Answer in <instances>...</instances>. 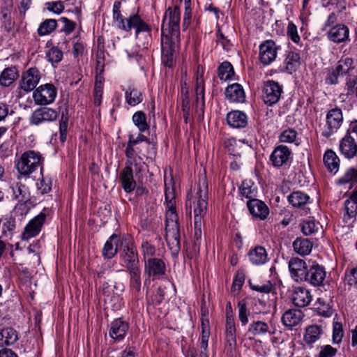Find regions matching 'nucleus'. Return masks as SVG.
I'll return each instance as SVG.
<instances>
[{
    "instance_id": "obj_1",
    "label": "nucleus",
    "mask_w": 357,
    "mask_h": 357,
    "mask_svg": "<svg viewBox=\"0 0 357 357\" xmlns=\"http://www.w3.org/2000/svg\"><path fill=\"white\" fill-rule=\"evenodd\" d=\"M179 22V9L169 8L165 13L161 28L162 60L168 67L173 65L175 42L180 35Z\"/></svg>"
},
{
    "instance_id": "obj_2",
    "label": "nucleus",
    "mask_w": 357,
    "mask_h": 357,
    "mask_svg": "<svg viewBox=\"0 0 357 357\" xmlns=\"http://www.w3.org/2000/svg\"><path fill=\"white\" fill-rule=\"evenodd\" d=\"M166 212V240L173 255L176 256L180 250V231L178 215L176 212V201L173 189L165 185Z\"/></svg>"
},
{
    "instance_id": "obj_3",
    "label": "nucleus",
    "mask_w": 357,
    "mask_h": 357,
    "mask_svg": "<svg viewBox=\"0 0 357 357\" xmlns=\"http://www.w3.org/2000/svg\"><path fill=\"white\" fill-rule=\"evenodd\" d=\"M121 2L115 1L112 9V20L116 26L121 30L130 32L135 29V36L142 32L149 33L151 27L137 14H132L128 17L124 18L121 10Z\"/></svg>"
},
{
    "instance_id": "obj_4",
    "label": "nucleus",
    "mask_w": 357,
    "mask_h": 357,
    "mask_svg": "<svg viewBox=\"0 0 357 357\" xmlns=\"http://www.w3.org/2000/svg\"><path fill=\"white\" fill-rule=\"evenodd\" d=\"M208 182L205 176L199 178L193 202L194 220L202 221L208 208Z\"/></svg>"
},
{
    "instance_id": "obj_5",
    "label": "nucleus",
    "mask_w": 357,
    "mask_h": 357,
    "mask_svg": "<svg viewBox=\"0 0 357 357\" xmlns=\"http://www.w3.org/2000/svg\"><path fill=\"white\" fill-rule=\"evenodd\" d=\"M43 162V159L40 153L35 151H28L21 155L16 164V167L18 172L22 175L28 176L38 168H40L42 174Z\"/></svg>"
},
{
    "instance_id": "obj_6",
    "label": "nucleus",
    "mask_w": 357,
    "mask_h": 357,
    "mask_svg": "<svg viewBox=\"0 0 357 357\" xmlns=\"http://www.w3.org/2000/svg\"><path fill=\"white\" fill-rule=\"evenodd\" d=\"M343 123V114L341 109L335 107L329 109L326 114L325 123L321 128V135L330 137L341 127Z\"/></svg>"
},
{
    "instance_id": "obj_7",
    "label": "nucleus",
    "mask_w": 357,
    "mask_h": 357,
    "mask_svg": "<svg viewBox=\"0 0 357 357\" xmlns=\"http://www.w3.org/2000/svg\"><path fill=\"white\" fill-rule=\"evenodd\" d=\"M283 93V87L273 80L266 81L262 89V99L267 105L272 106L278 103Z\"/></svg>"
},
{
    "instance_id": "obj_8",
    "label": "nucleus",
    "mask_w": 357,
    "mask_h": 357,
    "mask_svg": "<svg viewBox=\"0 0 357 357\" xmlns=\"http://www.w3.org/2000/svg\"><path fill=\"white\" fill-rule=\"evenodd\" d=\"M57 90L52 84H45L38 87L33 93L36 105H46L53 102L56 97Z\"/></svg>"
},
{
    "instance_id": "obj_9",
    "label": "nucleus",
    "mask_w": 357,
    "mask_h": 357,
    "mask_svg": "<svg viewBox=\"0 0 357 357\" xmlns=\"http://www.w3.org/2000/svg\"><path fill=\"white\" fill-rule=\"evenodd\" d=\"M40 79V73L37 68H30L24 71L20 81V88L25 92L33 91Z\"/></svg>"
},
{
    "instance_id": "obj_10",
    "label": "nucleus",
    "mask_w": 357,
    "mask_h": 357,
    "mask_svg": "<svg viewBox=\"0 0 357 357\" xmlns=\"http://www.w3.org/2000/svg\"><path fill=\"white\" fill-rule=\"evenodd\" d=\"M57 112L49 107H40L36 109L31 114L29 122L31 125L39 126L40 124L54 121L57 119Z\"/></svg>"
},
{
    "instance_id": "obj_11",
    "label": "nucleus",
    "mask_w": 357,
    "mask_h": 357,
    "mask_svg": "<svg viewBox=\"0 0 357 357\" xmlns=\"http://www.w3.org/2000/svg\"><path fill=\"white\" fill-rule=\"evenodd\" d=\"M129 324L122 319H116L109 325V336L114 342L122 341L128 333Z\"/></svg>"
},
{
    "instance_id": "obj_12",
    "label": "nucleus",
    "mask_w": 357,
    "mask_h": 357,
    "mask_svg": "<svg viewBox=\"0 0 357 357\" xmlns=\"http://www.w3.org/2000/svg\"><path fill=\"white\" fill-rule=\"evenodd\" d=\"M278 47L273 40L264 41L259 46V59L264 65H269L273 62L278 53Z\"/></svg>"
},
{
    "instance_id": "obj_13",
    "label": "nucleus",
    "mask_w": 357,
    "mask_h": 357,
    "mask_svg": "<svg viewBox=\"0 0 357 357\" xmlns=\"http://www.w3.org/2000/svg\"><path fill=\"white\" fill-rule=\"evenodd\" d=\"M326 275L324 267L314 264L307 268L303 281L307 282L314 287L319 286L323 284Z\"/></svg>"
},
{
    "instance_id": "obj_14",
    "label": "nucleus",
    "mask_w": 357,
    "mask_h": 357,
    "mask_svg": "<svg viewBox=\"0 0 357 357\" xmlns=\"http://www.w3.org/2000/svg\"><path fill=\"white\" fill-rule=\"evenodd\" d=\"M45 219L46 215L43 212L31 219L24 228V231L22 234V239L29 240V238L36 236L40 231Z\"/></svg>"
},
{
    "instance_id": "obj_15",
    "label": "nucleus",
    "mask_w": 357,
    "mask_h": 357,
    "mask_svg": "<svg viewBox=\"0 0 357 357\" xmlns=\"http://www.w3.org/2000/svg\"><path fill=\"white\" fill-rule=\"evenodd\" d=\"M291 150L285 145L276 146L270 155V161L272 165L279 168L286 165L291 156Z\"/></svg>"
},
{
    "instance_id": "obj_16",
    "label": "nucleus",
    "mask_w": 357,
    "mask_h": 357,
    "mask_svg": "<svg viewBox=\"0 0 357 357\" xmlns=\"http://www.w3.org/2000/svg\"><path fill=\"white\" fill-rule=\"evenodd\" d=\"M326 35L329 40L337 44L349 40V29L343 24H335L327 31Z\"/></svg>"
},
{
    "instance_id": "obj_17",
    "label": "nucleus",
    "mask_w": 357,
    "mask_h": 357,
    "mask_svg": "<svg viewBox=\"0 0 357 357\" xmlns=\"http://www.w3.org/2000/svg\"><path fill=\"white\" fill-rule=\"evenodd\" d=\"M165 264L160 258H150L145 261L144 272L149 276L159 278L165 274Z\"/></svg>"
},
{
    "instance_id": "obj_18",
    "label": "nucleus",
    "mask_w": 357,
    "mask_h": 357,
    "mask_svg": "<svg viewBox=\"0 0 357 357\" xmlns=\"http://www.w3.org/2000/svg\"><path fill=\"white\" fill-rule=\"evenodd\" d=\"M307 269L305 261L300 258H291L289 261V270L291 277L297 282L303 281Z\"/></svg>"
},
{
    "instance_id": "obj_19",
    "label": "nucleus",
    "mask_w": 357,
    "mask_h": 357,
    "mask_svg": "<svg viewBox=\"0 0 357 357\" xmlns=\"http://www.w3.org/2000/svg\"><path fill=\"white\" fill-rule=\"evenodd\" d=\"M340 151L349 159L357 155V139L344 135L340 142Z\"/></svg>"
},
{
    "instance_id": "obj_20",
    "label": "nucleus",
    "mask_w": 357,
    "mask_h": 357,
    "mask_svg": "<svg viewBox=\"0 0 357 357\" xmlns=\"http://www.w3.org/2000/svg\"><path fill=\"white\" fill-rule=\"evenodd\" d=\"M247 206L250 213L261 220H265L269 214L268 206L261 200L251 199L248 201Z\"/></svg>"
},
{
    "instance_id": "obj_21",
    "label": "nucleus",
    "mask_w": 357,
    "mask_h": 357,
    "mask_svg": "<svg viewBox=\"0 0 357 357\" xmlns=\"http://www.w3.org/2000/svg\"><path fill=\"white\" fill-rule=\"evenodd\" d=\"M120 257L128 269L139 266L138 255L134 246L125 245Z\"/></svg>"
},
{
    "instance_id": "obj_22",
    "label": "nucleus",
    "mask_w": 357,
    "mask_h": 357,
    "mask_svg": "<svg viewBox=\"0 0 357 357\" xmlns=\"http://www.w3.org/2000/svg\"><path fill=\"white\" fill-rule=\"evenodd\" d=\"M293 303L298 307L307 306L312 301L310 291L304 287H296L292 293Z\"/></svg>"
},
{
    "instance_id": "obj_23",
    "label": "nucleus",
    "mask_w": 357,
    "mask_h": 357,
    "mask_svg": "<svg viewBox=\"0 0 357 357\" xmlns=\"http://www.w3.org/2000/svg\"><path fill=\"white\" fill-rule=\"evenodd\" d=\"M303 317V313L301 310L289 309L283 314L282 322L287 328L292 329L301 321Z\"/></svg>"
},
{
    "instance_id": "obj_24",
    "label": "nucleus",
    "mask_w": 357,
    "mask_h": 357,
    "mask_svg": "<svg viewBox=\"0 0 357 357\" xmlns=\"http://www.w3.org/2000/svg\"><path fill=\"white\" fill-rule=\"evenodd\" d=\"M124 291V284L122 282H115L114 285H110L108 282H104L102 284V293L105 296V301H112V300H119V296Z\"/></svg>"
},
{
    "instance_id": "obj_25",
    "label": "nucleus",
    "mask_w": 357,
    "mask_h": 357,
    "mask_svg": "<svg viewBox=\"0 0 357 357\" xmlns=\"http://www.w3.org/2000/svg\"><path fill=\"white\" fill-rule=\"evenodd\" d=\"M225 93L226 98L232 102H243L245 98L244 90L242 86L238 83L228 86Z\"/></svg>"
},
{
    "instance_id": "obj_26",
    "label": "nucleus",
    "mask_w": 357,
    "mask_h": 357,
    "mask_svg": "<svg viewBox=\"0 0 357 357\" xmlns=\"http://www.w3.org/2000/svg\"><path fill=\"white\" fill-rule=\"evenodd\" d=\"M122 188L126 192L133 191L136 187V182L133 178V171L130 166H126L119 175Z\"/></svg>"
},
{
    "instance_id": "obj_27",
    "label": "nucleus",
    "mask_w": 357,
    "mask_h": 357,
    "mask_svg": "<svg viewBox=\"0 0 357 357\" xmlns=\"http://www.w3.org/2000/svg\"><path fill=\"white\" fill-rule=\"evenodd\" d=\"M250 262L255 266L264 264L268 260L266 249L262 246H256L248 253Z\"/></svg>"
},
{
    "instance_id": "obj_28",
    "label": "nucleus",
    "mask_w": 357,
    "mask_h": 357,
    "mask_svg": "<svg viewBox=\"0 0 357 357\" xmlns=\"http://www.w3.org/2000/svg\"><path fill=\"white\" fill-rule=\"evenodd\" d=\"M119 244L122 245L121 238L112 234L104 245L102 255L107 259L112 258L116 254Z\"/></svg>"
},
{
    "instance_id": "obj_29",
    "label": "nucleus",
    "mask_w": 357,
    "mask_h": 357,
    "mask_svg": "<svg viewBox=\"0 0 357 357\" xmlns=\"http://www.w3.org/2000/svg\"><path fill=\"white\" fill-rule=\"evenodd\" d=\"M227 123L232 128H245L248 124L247 115L241 111H232L227 116Z\"/></svg>"
},
{
    "instance_id": "obj_30",
    "label": "nucleus",
    "mask_w": 357,
    "mask_h": 357,
    "mask_svg": "<svg viewBox=\"0 0 357 357\" xmlns=\"http://www.w3.org/2000/svg\"><path fill=\"white\" fill-rule=\"evenodd\" d=\"M18 339L17 332L13 328H4L0 331V347L13 345Z\"/></svg>"
},
{
    "instance_id": "obj_31",
    "label": "nucleus",
    "mask_w": 357,
    "mask_h": 357,
    "mask_svg": "<svg viewBox=\"0 0 357 357\" xmlns=\"http://www.w3.org/2000/svg\"><path fill=\"white\" fill-rule=\"evenodd\" d=\"M324 162L327 169L332 174H336L340 167V158L333 150H328L324 155Z\"/></svg>"
},
{
    "instance_id": "obj_32",
    "label": "nucleus",
    "mask_w": 357,
    "mask_h": 357,
    "mask_svg": "<svg viewBox=\"0 0 357 357\" xmlns=\"http://www.w3.org/2000/svg\"><path fill=\"white\" fill-rule=\"evenodd\" d=\"M286 71L290 74L295 72L301 64V56L298 52L289 51L284 59Z\"/></svg>"
},
{
    "instance_id": "obj_33",
    "label": "nucleus",
    "mask_w": 357,
    "mask_h": 357,
    "mask_svg": "<svg viewBox=\"0 0 357 357\" xmlns=\"http://www.w3.org/2000/svg\"><path fill=\"white\" fill-rule=\"evenodd\" d=\"M245 143V139L236 140L235 138L231 137L227 139L224 144L229 153L238 159V158H241L242 146Z\"/></svg>"
},
{
    "instance_id": "obj_34",
    "label": "nucleus",
    "mask_w": 357,
    "mask_h": 357,
    "mask_svg": "<svg viewBox=\"0 0 357 357\" xmlns=\"http://www.w3.org/2000/svg\"><path fill=\"white\" fill-rule=\"evenodd\" d=\"M323 333L321 326L312 325L306 328L304 334V341L308 345H312L316 342L321 337Z\"/></svg>"
},
{
    "instance_id": "obj_35",
    "label": "nucleus",
    "mask_w": 357,
    "mask_h": 357,
    "mask_svg": "<svg viewBox=\"0 0 357 357\" xmlns=\"http://www.w3.org/2000/svg\"><path fill=\"white\" fill-rule=\"evenodd\" d=\"M14 198L18 202H26L29 199V188L21 183H13L10 187Z\"/></svg>"
},
{
    "instance_id": "obj_36",
    "label": "nucleus",
    "mask_w": 357,
    "mask_h": 357,
    "mask_svg": "<svg viewBox=\"0 0 357 357\" xmlns=\"http://www.w3.org/2000/svg\"><path fill=\"white\" fill-rule=\"evenodd\" d=\"M309 195L301 191H294L288 196L289 204L296 208L305 206L309 202Z\"/></svg>"
},
{
    "instance_id": "obj_37",
    "label": "nucleus",
    "mask_w": 357,
    "mask_h": 357,
    "mask_svg": "<svg viewBox=\"0 0 357 357\" xmlns=\"http://www.w3.org/2000/svg\"><path fill=\"white\" fill-rule=\"evenodd\" d=\"M126 102L130 106H135L143 100L142 93L137 89L128 87L125 91Z\"/></svg>"
},
{
    "instance_id": "obj_38",
    "label": "nucleus",
    "mask_w": 357,
    "mask_h": 357,
    "mask_svg": "<svg viewBox=\"0 0 357 357\" xmlns=\"http://www.w3.org/2000/svg\"><path fill=\"white\" fill-rule=\"evenodd\" d=\"M293 248L300 255H307L310 253L312 248V243L307 238H296L293 243Z\"/></svg>"
},
{
    "instance_id": "obj_39",
    "label": "nucleus",
    "mask_w": 357,
    "mask_h": 357,
    "mask_svg": "<svg viewBox=\"0 0 357 357\" xmlns=\"http://www.w3.org/2000/svg\"><path fill=\"white\" fill-rule=\"evenodd\" d=\"M336 72L342 77L350 73L354 68V60L350 57L342 56L337 62Z\"/></svg>"
},
{
    "instance_id": "obj_40",
    "label": "nucleus",
    "mask_w": 357,
    "mask_h": 357,
    "mask_svg": "<svg viewBox=\"0 0 357 357\" xmlns=\"http://www.w3.org/2000/svg\"><path fill=\"white\" fill-rule=\"evenodd\" d=\"M17 77V71L15 68H5L0 75V84L3 86H10Z\"/></svg>"
},
{
    "instance_id": "obj_41",
    "label": "nucleus",
    "mask_w": 357,
    "mask_h": 357,
    "mask_svg": "<svg viewBox=\"0 0 357 357\" xmlns=\"http://www.w3.org/2000/svg\"><path fill=\"white\" fill-rule=\"evenodd\" d=\"M15 229V219L13 218L6 219L2 226V231L1 235L0 236V238L4 240L6 242L8 240L12 238Z\"/></svg>"
},
{
    "instance_id": "obj_42",
    "label": "nucleus",
    "mask_w": 357,
    "mask_h": 357,
    "mask_svg": "<svg viewBox=\"0 0 357 357\" xmlns=\"http://www.w3.org/2000/svg\"><path fill=\"white\" fill-rule=\"evenodd\" d=\"M226 340L229 344H236V328L233 316H227L226 319Z\"/></svg>"
},
{
    "instance_id": "obj_43",
    "label": "nucleus",
    "mask_w": 357,
    "mask_h": 357,
    "mask_svg": "<svg viewBox=\"0 0 357 357\" xmlns=\"http://www.w3.org/2000/svg\"><path fill=\"white\" fill-rule=\"evenodd\" d=\"M234 75L232 65L228 61L222 62L218 68V77L221 80L231 79Z\"/></svg>"
},
{
    "instance_id": "obj_44",
    "label": "nucleus",
    "mask_w": 357,
    "mask_h": 357,
    "mask_svg": "<svg viewBox=\"0 0 357 357\" xmlns=\"http://www.w3.org/2000/svg\"><path fill=\"white\" fill-rule=\"evenodd\" d=\"M248 331L253 335H263L269 333V327L264 321H256L250 324Z\"/></svg>"
},
{
    "instance_id": "obj_45",
    "label": "nucleus",
    "mask_w": 357,
    "mask_h": 357,
    "mask_svg": "<svg viewBox=\"0 0 357 357\" xmlns=\"http://www.w3.org/2000/svg\"><path fill=\"white\" fill-rule=\"evenodd\" d=\"M210 335L209 328L202 329V336L199 344V357H209L208 344Z\"/></svg>"
},
{
    "instance_id": "obj_46",
    "label": "nucleus",
    "mask_w": 357,
    "mask_h": 357,
    "mask_svg": "<svg viewBox=\"0 0 357 357\" xmlns=\"http://www.w3.org/2000/svg\"><path fill=\"white\" fill-rule=\"evenodd\" d=\"M130 277V288L137 292L141 289V271L138 267L128 269Z\"/></svg>"
},
{
    "instance_id": "obj_47",
    "label": "nucleus",
    "mask_w": 357,
    "mask_h": 357,
    "mask_svg": "<svg viewBox=\"0 0 357 357\" xmlns=\"http://www.w3.org/2000/svg\"><path fill=\"white\" fill-rule=\"evenodd\" d=\"M132 122L140 132H144L149 128L146 122V116L142 111H137L132 115Z\"/></svg>"
},
{
    "instance_id": "obj_48",
    "label": "nucleus",
    "mask_w": 357,
    "mask_h": 357,
    "mask_svg": "<svg viewBox=\"0 0 357 357\" xmlns=\"http://www.w3.org/2000/svg\"><path fill=\"white\" fill-rule=\"evenodd\" d=\"M141 248L144 261L150 258H155V256L157 255V250L155 245L146 239L142 241Z\"/></svg>"
},
{
    "instance_id": "obj_49",
    "label": "nucleus",
    "mask_w": 357,
    "mask_h": 357,
    "mask_svg": "<svg viewBox=\"0 0 357 357\" xmlns=\"http://www.w3.org/2000/svg\"><path fill=\"white\" fill-rule=\"evenodd\" d=\"M254 183L251 180H245L243 181L239 190L243 197L250 199H255L256 197V190L253 188Z\"/></svg>"
},
{
    "instance_id": "obj_50",
    "label": "nucleus",
    "mask_w": 357,
    "mask_h": 357,
    "mask_svg": "<svg viewBox=\"0 0 357 357\" xmlns=\"http://www.w3.org/2000/svg\"><path fill=\"white\" fill-rule=\"evenodd\" d=\"M337 183L340 185L350 183L351 185L356 184L357 169L353 167L348 169L344 174L338 179Z\"/></svg>"
},
{
    "instance_id": "obj_51",
    "label": "nucleus",
    "mask_w": 357,
    "mask_h": 357,
    "mask_svg": "<svg viewBox=\"0 0 357 357\" xmlns=\"http://www.w3.org/2000/svg\"><path fill=\"white\" fill-rule=\"evenodd\" d=\"M344 220L347 222L352 218H355L357 215V204L353 200L347 199L344 202Z\"/></svg>"
},
{
    "instance_id": "obj_52",
    "label": "nucleus",
    "mask_w": 357,
    "mask_h": 357,
    "mask_svg": "<svg viewBox=\"0 0 357 357\" xmlns=\"http://www.w3.org/2000/svg\"><path fill=\"white\" fill-rule=\"evenodd\" d=\"M56 21L55 20L49 19L42 22L38 29V33L39 36H45L52 33L56 27Z\"/></svg>"
},
{
    "instance_id": "obj_53",
    "label": "nucleus",
    "mask_w": 357,
    "mask_h": 357,
    "mask_svg": "<svg viewBox=\"0 0 357 357\" xmlns=\"http://www.w3.org/2000/svg\"><path fill=\"white\" fill-rule=\"evenodd\" d=\"M46 58L52 64L59 63L63 59V52L57 47H52L46 52Z\"/></svg>"
},
{
    "instance_id": "obj_54",
    "label": "nucleus",
    "mask_w": 357,
    "mask_h": 357,
    "mask_svg": "<svg viewBox=\"0 0 357 357\" xmlns=\"http://www.w3.org/2000/svg\"><path fill=\"white\" fill-rule=\"evenodd\" d=\"M301 231L305 236H309L314 233L318 227L314 220H303L301 224Z\"/></svg>"
},
{
    "instance_id": "obj_55",
    "label": "nucleus",
    "mask_w": 357,
    "mask_h": 357,
    "mask_svg": "<svg viewBox=\"0 0 357 357\" xmlns=\"http://www.w3.org/2000/svg\"><path fill=\"white\" fill-rule=\"evenodd\" d=\"M245 281V275L242 271H238L234 278L233 283L231 287V291L233 293L238 294L241 290Z\"/></svg>"
},
{
    "instance_id": "obj_56",
    "label": "nucleus",
    "mask_w": 357,
    "mask_h": 357,
    "mask_svg": "<svg viewBox=\"0 0 357 357\" xmlns=\"http://www.w3.org/2000/svg\"><path fill=\"white\" fill-rule=\"evenodd\" d=\"M238 319L243 326H245L248 323V312L247 310V305L244 300H242L238 303Z\"/></svg>"
},
{
    "instance_id": "obj_57",
    "label": "nucleus",
    "mask_w": 357,
    "mask_h": 357,
    "mask_svg": "<svg viewBox=\"0 0 357 357\" xmlns=\"http://www.w3.org/2000/svg\"><path fill=\"white\" fill-rule=\"evenodd\" d=\"M344 282L349 286L357 284V266L345 271Z\"/></svg>"
},
{
    "instance_id": "obj_58",
    "label": "nucleus",
    "mask_w": 357,
    "mask_h": 357,
    "mask_svg": "<svg viewBox=\"0 0 357 357\" xmlns=\"http://www.w3.org/2000/svg\"><path fill=\"white\" fill-rule=\"evenodd\" d=\"M52 179L49 176H43L42 178L37 183L38 189L42 194H45L51 190Z\"/></svg>"
},
{
    "instance_id": "obj_59",
    "label": "nucleus",
    "mask_w": 357,
    "mask_h": 357,
    "mask_svg": "<svg viewBox=\"0 0 357 357\" xmlns=\"http://www.w3.org/2000/svg\"><path fill=\"white\" fill-rule=\"evenodd\" d=\"M297 132L294 129H287L284 130L280 135V141L284 143H291L294 142Z\"/></svg>"
},
{
    "instance_id": "obj_60",
    "label": "nucleus",
    "mask_w": 357,
    "mask_h": 357,
    "mask_svg": "<svg viewBox=\"0 0 357 357\" xmlns=\"http://www.w3.org/2000/svg\"><path fill=\"white\" fill-rule=\"evenodd\" d=\"M287 35L295 43H298L301 40L300 36L298 33L297 27L292 22H290L288 24Z\"/></svg>"
},
{
    "instance_id": "obj_61",
    "label": "nucleus",
    "mask_w": 357,
    "mask_h": 357,
    "mask_svg": "<svg viewBox=\"0 0 357 357\" xmlns=\"http://www.w3.org/2000/svg\"><path fill=\"white\" fill-rule=\"evenodd\" d=\"M344 331L341 323L335 322L333 330V341L334 343H340L343 337Z\"/></svg>"
},
{
    "instance_id": "obj_62",
    "label": "nucleus",
    "mask_w": 357,
    "mask_h": 357,
    "mask_svg": "<svg viewBox=\"0 0 357 357\" xmlns=\"http://www.w3.org/2000/svg\"><path fill=\"white\" fill-rule=\"evenodd\" d=\"M145 163L142 161L140 156H137L127 160L126 166L135 167V172L136 174L141 172Z\"/></svg>"
},
{
    "instance_id": "obj_63",
    "label": "nucleus",
    "mask_w": 357,
    "mask_h": 357,
    "mask_svg": "<svg viewBox=\"0 0 357 357\" xmlns=\"http://www.w3.org/2000/svg\"><path fill=\"white\" fill-rule=\"evenodd\" d=\"M318 303L317 312L319 314L327 317L332 315L333 310L328 304H326L321 298L318 299Z\"/></svg>"
},
{
    "instance_id": "obj_64",
    "label": "nucleus",
    "mask_w": 357,
    "mask_h": 357,
    "mask_svg": "<svg viewBox=\"0 0 357 357\" xmlns=\"http://www.w3.org/2000/svg\"><path fill=\"white\" fill-rule=\"evenodd\" d=\"M342 77L340 73L336 72L335 68H332L328 70L326 77L325 83L328 85H333L338 84V77Z\"/></svg>"
}]
</instances>
